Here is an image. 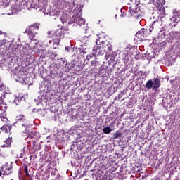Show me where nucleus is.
I'll return each instance as SVG.
<instances>
[{
  "label": "nucleus",
  "mask_w": 180,
  "mask_h": 180,
  "mask_svg": "<svg viewBox=\"0 0 180 180\" xmlns=\"http://www.w3.org/2000/svg\"><path fill=\"white\" fill-rule=\"evenodd\" d=\"M18 122H15V126H19L20 131L26 134L29 132V125L26 123L27 120L23 115H19L17 117Z\"/></svg>",
  "instance_id": "nucleus-1"
},
{
  "label": "nucleus",
  "mask_w": 180,
  "mask_h": 180,
  "mask_svg": "<svg viewBox=\"0 0 180 180\" xmlns=\"http://www.w3.org/2000/svg\"><path fill=\"white\" fill-rule=\"evenodd\" d=\"M129 16L131 18H134V19H140L141 18V15H143V12L137 4L131 5L129 8Z\"/></svg>",
  "instance_id": "nucleus-2"
},
{
  "label": "nucleus",
  "mask_w": 180,
  "mask_h": 180,
  "mask_svg": "<svg viewBox=\"0 0 180 180\" xmlns=\"http://www.w3.org/2000/svg\"><path fill=\"white\" fill-rule=\"evenodd\" d=\"M48 35L50 39H56L61 41V39H64V30L62 28L58 29L54 32H49Z\"/></svg>",
  "instance_id": "nucleus-3"
},
{
  "label": "nucleus",
  "mask_w": 180,
  "mask_h": 180,
  "mask_svg": "<svg viewBox=\"0 0 180 180\" xmlns=\"http://www.w3.org/2000/svg\"><path fill=\"white\" fill-rule=\"evenodd\" d=\"M96 44H101V47L104 51L110 53L113 49L112 48V44L109 43L108 41H101L100 39H96Z\"/></svg>",
  "instance_id": "nucleus-4"
},
{
  "label": "nucleus",
  "mask_w": 180,
  "mask_h": 180,
  "mask_svg": "<svg viewBox=\"0 0 180 180\" xmlns=\"http://www.w3.org/2000/svg\"><path fill=\"white\" fill-rule=\"evenodd\" d=\"M39 27L40 24L39 23L32 24L28 27V28L25 30L24 33H27V34H28L29 36H33V34L36 33L34 30H39Z\"/></svg>",
  "instance_id": "nucleus-5"
},
{
  "label": "nucleus",
  "mask_w": 180,
  "mask_h": 180,
  "mask_svg": "<svg viewBox=\"0 0 180 180\" xmlns=\"http://www.w3.org/2000/svg\"><path fill=\"white\" fill-rule=\"evenodd\" d=\"M147 29L143 28L136 32V37L139 41L144 40L147 37Z\"/></svg>",
  "instance_id": "nucleus-6"
},
{
  "label": "nucleus",
  "mask_w": 180,
  "mask_h": 180,
  "mask_svg": "<svg viewBox=\"0 0 180 180\" xmlns=\"http://www.w3.org/2000/svg\"><path fill=\"white\" fill-rule=\"evenodd\" d=\"M1 169L4 172V175H10V174H12V166L8 165V163L3 165L1 167Z\"/></svg>",
  "instance_id": "nucleus-7"
},
{
  "label": "nucleus",
  "mask_w": 180,
  "mask_h": 180,
  "mask_svg": "<svg viewBox=\"0 0 180 180\" xmlns=\"http://www.w3.org/2000/svg\"><path fill=\"white\" fill-rule=\"evenodd\" d=\"M4 106H0L1 112L0 113V119L1 122H8V117H6V106L4 105V110L3 109Z\"/></svg>",
  "instance_id": "nucleus-8"
},
{
  "label": "nucleus",
  "mask_w": 180,
  "mask_h": 180,
  "mask_svg": "<svg viewBox=\"0 0 180 180\" xmlns=\"http://www.w3.org/2000/svg\"><path fill=\"white\" fill-rule=\"evenodd\" d=\"M49 41V43L51 44V46L53 47V49H56L58 46L60 44V41L58 39H56V38H51Z\"/></svg>",
  "instance_id": "nucleus-9"
},
{
  "label": "nucleus",
  "mask_w": 180,
  "mask_h": 180,
  "mask_svg": "<svg viewBox=\"0 0 180 180\" xmlns=\"http://www.w3.org/2000/svg\"><path fill=\"white\" fill-rule=\"evenodd\" d=\"M150 4H153L155 6H162L165 5V0H150Z\"/></svg>",
  "instance_id": "nucleus-10"
},
{
  "label": "nucleus",
  "mask_w": 180,
  "mask_h": 180,
  "mask_svg": "<svg viewBox=\"0 0 180 180\" xmlns=\"http://www.w3.org/2000/svg\"><path fill=\"white\" fill-rule=\"evenodd\" d=\"M156 8H158V15H160V18H165V8H164V6H156Z\"/></svg>",
  "instance_id": "nucleus-11"
},
{
  "label": "nucleus",
  "mask_w": 180,
  "mask_h": 180,
  "mask_svg": "<svg viewBox=\"0 0 180 180\" xmlns=\"http://www.w3.org/2000/svg\"><path fill=\"white\" fill-rule=\"evenodd\" d=\"M160 86H161V80H160V79L158 78H155L153 79V89L155 91H157V89H158V88H160Z\"/></svg>",
  "instance_id": "nucleus-12"
},
{
  "label": "nucleus",
  "mask_w": 180,
  "mask_h": 180,
  "mask_svg": "<svg viewBox=\"0 0 180 180\" xmlns=\"http://www.w3.org/2000/svg\"><path fill=\"white\" fill-rule=\"evenodd\" d=\"M12 129V126L5 124L1 127V130L5 131V133H8V134H12V131L11 129Z\"/></svg>",
  "instance_id": "nucleus-13"
},
{
  "label": "nucleus",
  "mask_w": 180,
  "mask_h": 180,
  "mask_svg": "<svg viewBox=\"0 0 180 180\" xmlns=\"http://www.w3.org/2000/svg\"><path fill=\"white\" fill-rule=\"evenodd\" d=\"M11 140H12L11 138L6 139L4 141V143L1 145L0 147H2V148H8V147H11Z\"/></svg>",
  "instance_id": "nucleus-14"
},
{
  "label": "nucleus",
  "mask_w": 180,
  "mask_h": 180,
  "mask_svg": "<svg viewBox=\"0 0 180 180\" xmlns=\"http://www.w3.org/2000/svg\"><path fill=\"white\" fill-rule=\"evenodd\" d=\"M75 22L79 25V26H82V25H85V20L82 17H77L75 18Z\"/></svg>",
  "instance_id": "nucleus-15"
},
{
  "label": "nucleus",
  "mask_w": 180,
  "mask_h": 180,
  "mask_svg": "<svg viewBox=\"0 0 180 180\" xmlns=\"http://www.w3.org/2000/svg\"><path fill=\"white\" fill-rule=\"evenodd\" d=\"M176 25H178V20L175 18H171L170 23H169L170 27H175Z\"/></svg>",
  "instance_id": "nucleus-16"
},
{
  "label": "nucleus",
  "mask_w": 180,
  "mask_h": 180,
  "mask_svg": "<svg viewBox=\"0 0 180 180\" xmlns=\"http://www.w3.org/2000/svg\"><path fill=\"white\" fill-rule=\"evenodd\" d=\"M32 148L34 150V151H39V150H41V145H38L36 141H34L32 143Z\"/></svg>",
  "instance_id": "nucleus-17"
},
{
  "label": "nucleus",
  "mask_w": 180,
  "mask_h": 180,
  "mask_svg": "<svg viewBox=\"0 0 180 180\" xmlns=\"http://www.w3.org/2000/svg\"><path fill=\"white\" fill-rule=\"evenodd\" d=\"M154 84H153V82L152 79H149L146 84V88L147 89H151L152 88L153 89Z\"/></svg>",
  "instance_id": "nucleus-18"
},
{
  "label": "nucleus",
  "mask_w": 180,
  "mask_h": 180,
  "mask_svg": "<svg viewBox=\"0 0 180 180\" xmlns=\"http://www.w3.org/2000/svg\"><path fill=\"white\" fill-rule=\"evenodd\" d=\"M103 131L105 134H109V133L112 132V129H110L109 127H107L103 128Z\"/></svg>",
  "instance_id": "nucleus-19"
},
{
  "label": "nucleus",
  "mask_w": 180,
  "mask_h": 180,
  "mask_svg": "<svg viewBox=\"0 0 180 180\" xmlns=\"http://www.w3.org/2000/svg\"><path fill=\"white\" fill-rule=\"evenodd\" d=\"M172 34H173V39H175L176 40H177V39H179L180 37V33L178 32H173Z\"/></svg>",
  "instance_id": "nucleus-20"
},
{
  "label": "nucleus",
  "mask_w": 180,
  "mask_h": 180,
  "mask_svg": "<svg viewBox=\"0 0 180 180\" xmlns=\"http://www.w3.org/2000/svg\"><path fill=\"white\" fill-rule=\"evenodd\" d=\"M20 49H22V50L20 51V53H22V54H25V56H26V54H27V49H26V47L23 46H20Z\"/></svg>",
  "instance_id": "nucleus-21"
},
{
  "label": "nucleus",
  "mask_w": 180,
  "mask_h": 180,
  "mask_svg": "<svg viewBox=\"0 0 180 180\" xmlns=\"http://www.w3.org/2000/svg\"><path fill=\"white\" fill-rule=\"evenodd\" d=\"M122 136V133H120L119 131H116V133H115L113 134V139H119V137Z\"/></svg>",
  "instance_id": "nucleus-22"
},
{
  "label": "nucleus",
  "mask_w": 180,
  "mask_h": 180,
  "mask_svg": "<svg viewBox=\"0 0 180 180\" xmlns=\"http://www.w3.org/2000/svg\"><path fill=\"white\" fill-rule=\"evenodd\" d=\"M6 88L5 84L2 82V79H0V91H4Z\"/></svg>",
  "instance_id": "nucleus-23"
},
{
  "label": "nucleus",
  "mask_w": 180,
  "mask_h": 180,
  "mask_svg": "<svg viewBox=\"0 0 180 180\" xmlns=\"http://www.w3.org/2000/svg\"><path fill=\"white\" fill-rule=\"evenodd\" d=\"M154 25H155V22H152V24L150 25V28H149V34H151V32H153V30H154Z\"/></svg>",
  "instance_id": "nucleus-24"
},
{
  "label": "nucleus",
  "mask_w": 180,
  "mask_h": 180,
  "mask_svg": "<svg viewBox=\"0 0 180 180\" xmlns=\"http://www.w3.org/2000/svg\"><path fill=\"white\" fill-rule=\"evenodd\" d=\"M94 57H95V53H90L89 55H87L86 60L89 61V60H91V58H93Z\"/></svg>",
  "instance_id": "nucleus-25"
},
{
  "label": "nucleus",
  "mask_w": 180,
  "mask_h": 180,
  "mask_svg": "<svg viewBox=\"0 0 180 180\" xmlns=\"http://www.w3.org/2000/svg\"><path fill=\"white\" fill-rule=\"evenodd\" d=\"M25 172L26 174V176H30V175L29 174V167H27V165L25 166Z\"/></svg>",
  "instance_id": "nucleus-26"
},
{
  "label": "nucleus",
  "mask_w": 180,
  "mask_h": 180,
  "mask_svg": "<svg viewBox=\"0 0 180 180\" xmlns=\"http://www.w3.org/2000/svg\"><path fill=\"white\" fill-rule=\"evenodd\" d=\"M91 67H98V61H96V60L91 61Z\"/></svg>",
  "instance_id": "nucleus-27"
},
{
  "label": "nucleus",
  "mask_w": 180,
  "mask_h": 180,
  "mask_svg": "<svg viewBox=\"0 0 180 180\" xmlns=\"http://www.w3.org/2000/svg\"><path fill=\"white\" fill-rule=\"evenodd\" d=\"M13 102L16 105H19V103H20V100L19 99V98H15Z\"/></svg>",
  "instance_id": "nucleus-28"
},
{
  "label": "nucleus",
  "mask_w": 180,
  "mask_h": 180,
  "mask_svg": "<svg viewBox=\"0 0 180 180\" xmlns=\"http://www.w3.org/2000/svg\"><path fill=\"white\" fill-rule=\"evenodd\" d=\"M116 57V52H113L110 56L111 60H115V58Z\"/></svg>",
  "instance_id": "nucleus-29"
},
{
  "label": "nucleus",
  "mask_w": 180,
  "mask_h": 180,
  "mask_svg": "<svg viewBox=\"0 0 180 180\" xmlns=\"http://www.w3.org/2000/svg\"><path fill=\"white\" fill-rule=\"evenodd\" d=\"M0 105H3V106H6V105L4 104V98L2 97H0Z\"/></svg>",
  "instance_id": "nucleus-30"
},
{
  "label": "nucleus",
  "mask_w": 180,
  "mask_h": 180,
  "mask_svg": "<svg viewBox=\"0 0 180 180\" xmlns=\"http://www.w3.org/2000/svg\"><path fill=\"white\" fill-rule=\"evenodd\" d=\"M0 34H3L4 36H6V32H4L2 31H0Z\"/></svg>",
  "instance_id": "nucleus-31"
},
{
  "label": "nucleus",
  "mask_w": 180,
  "mask_h": 180,
  "mask_svg": "<svg viewBox=\"0 0 180 180\" xmlns=\"http://www.w3.org/2000/svg\"><path fill=\"white\" fill-rule=\"evenodd\" d=\"M175 17H176V18H179V15H175Z\"/></svg>",
  "instance_id": "nucleus-32"
},
{
  "label": "nucleus",
  "mask_w": 180,
  "mask_h": 180,
  "mask_svg": "<svg viewBox=\"0 0 180 180\" xmlns=\"http://www.w3.org/2000/svg\"><path fill=\"white\" fill-rule=\"evenodd\" d=\"M179 13H180V11H178V12H177V14L179 15Z\"/></svg>",
  "instance_id": "nucleus-33"
},
{
  "label": "nucleus",
  "mask_w": 180,
  "mask_h": 180,
  "mask_svg": "<svg viewBox=\"0 0 180 180\" xmlns=\"http://www.w3.org/2000/svg\"><path fill=\"white\" fill-rule=\"evenodd\" d=\"M135 58L137 60V56H136Z\"/></svg>",
  "instance_id": "nucleus-34"
},
{
  "label": "nucleus",
  "mask_w": 180,
  "mask_h": 180,
  "mask_svg": "<svg viewBox=\"0 0 180 180\" xmlns=\"http://www.w3.org/2000/svg\"><path fill=\"white\" fill-rule=\"evenodd\" d=\"M93 51H95V49H93Z\"/></svg>",
  "instance_id": "nucleus-35"
},
{
  "label": "nucleus",
  "mask_w": 180,
  "mask_h": 180,
  "mask_svg": "<svg viewBox=\"0 0 180 180\" xmlns=\"http://www.w3.org/2000/svg\"><path fill=\"white\" fill-rule=\"evenodd\" d=\"M60 20H63L61 18H60Z\"/></svg>",
  "instance_id": "nucleus-36"
}]
</instances>
